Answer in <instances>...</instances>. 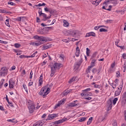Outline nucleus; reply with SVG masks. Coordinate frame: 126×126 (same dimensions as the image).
Returning <instances> with one entry per match:
<instances>
[{
  "instance_id": "f257e3e1",
  "label": "nucleus",
  "mask_w": 126,
  "mask_h": 126,
  "mask_svg": "<svg viewBox=\"0 0 126 126\" xmlns=\"http://www.w3.org/2000/svg\"><path fill=\"white\" fill-rule=\"evenodd\" d=\"M33 38L35 40H38L36 43H35V45H36V47L40 46V45H43L44 43H46V42L50 41V38L49 37H46L43 36H39L38 35H34Z\"/></svg>"
},
{
  "instance_id": "f03ea898",
  "label": "nucleus",
  "mask_w": 126,
  "mask_h": 126,
  "mask_svg": "<svg viewBox=\"0 0 126 126\" xmlns=\"http://www.w3.org/2000/svg\"><path fill=\"white\" fill-rule=\"evenodd\" d=\"M62 66H63V65L61 63H55L54 64L50 65L51 72L50 76L53 77V76L55 75V73H56L57 69H60Z\"/></svg>"
},
{
  "instance_id": "7ed1b4c3",
  "label": "nucleus",
  "mask_w": 126,
  "mask_h": 126,
  "mask_svg": "<svg viewBox=\"0 0 126 126\" xmlns=\"http://www.w3.org/2000/svg\"><path fill=\"white\" fill-rule=\"evenodd\" d=\"M50 90H51L50 88H48L47 86L43 87L41 88V90L38 93V94L40 96H43V97H45L50 93Z\"/></svg>"
},
{
  "instance_id": "20e7f679",
  "label": "nucleus",
  "mask_w": 126,
  "mask_h": 126,
  "mask_svg": "<svg viewBox=\"0 0 126 126\" xmlns=\"http://www.w3.org/2000/svg\"><path fill=\"white\" fill-rule=\"evenodd\" d=\"M28 107L30 114H32V113L34 112V110L36 109L35 107V104H34V102L31 100L28 101Z\"/></svg>"
},
{
  "instance_id": "39448f33",
  "label": "nucleus",
  "mask_w": 126,
  "mask_h": 126,
  "mask_svg": "<svg viewBox=\"0 0 126 126\" xmlns=\"http://www.w3.org/2000/svg\"><path fill=\"white\" fill-rule=\"evenodd\" d=\"M8 73V69L6 67H3L1 68L0 74L2 76H4L5 75H7Z\"/></svg>"
},
{
  "instance_id": "423d86ee",
  "label": "nucleus",
  "mask_w": 126,
  "mask_h": 126,
  "mask_svg": "<svg viewBox=\"0 0 126 126\" xmlns=\"http://www.w3.org/2000/svg\"><path fill=\"white\" fill-rule=\"evenodd\" d=\"M82 58H81L80 60L79 61V62H76L75 63L74 68V69H75V70H77V69L79 68L80 65H81V63H82Z\"/></svg>"
},
{
  "instance_id": "0eeeda50",
  "label": "nucleus",
  "mask_w": 126,
  "mask_h": 126,
  "mask_svg": "<svg viewBox=\"0 0 126 126\" xmlns=\"http://www.w3.org/2000/svg\"><path fill=\"white\" fill-rule=\"evenodd\" d=\"M66 33H68L69 35H71L72 36H75L77 33H78V31L75 30H70L68 31Z\"/></svg>"
},
{
  "instance_id": "6e6552de",
  "label": "nucleus",
  "mask_w": 126,
  "mask_h": 126,
  "mask_svg": "<svg viewBox=\"0 0 126 126\" xmlns=\"http://www.w3.org/2000/svg\"><path fill=\"white\" fill-rule=\"evenodd\" d=\"M112 107H113V102H112V99H109L107 101V111H110V110H111Z\"/></svg>"
},
{
  "instance_id": "1a4fd4ad",
  "label": "nucleus",
  "mask_w": 126,
  "mask_h": 126,
  "mask_svg": "<svg viewBox=\"0 0 126 126\" xmlns=\"http://www.w3.org/2000/svg\"><path fill=\"white\" fill-rule=\"evenodd\" d=\"M57 117H58V116L56 114H49L47 119V121H51L55 119V118H57Z\"/></svg>"
},
{
  "instance_id": "9d476101",
  "label": "nucleus",
  "mask_w": 126,
  "mask_h": 126,
  "mask_svg": "<svg viewBox=\"0 0 126 126\" xmlns=\"http://www.w3.org/2000/svg\"><path fill=\"white\" fill-rule=\"evenodd\" d=\"M64 121L65 120L63 119H62V120L55 121V122H53L51 124V126H57V125H60V124H62V123H63Z\"/></svg>"
},
{
  "instance_id": "9b49d317",
  "label": "nucleus",
  "mask_w": 126,
  "mask_h": 126,
  "mask_svg": "<svg viewBox=\"0 0 126 126\" xmlns=\"http://www.w3.org/2000/svg\"><path fill=\"white\" fill-rule=\"evenodd\" d=\"M14 84L15 83L12 81V79H10L9 81V88L11 89V88H13L14 87Z\"/></svg>"
},
{
  "instance_id": "f8f14e48",
  "label": "nucleus",
  "mask_w": 126,
  "mask_h": 126,
  "mask_svg": "<svg viewBox=\"0 0 126 126\" xmlns=\"http://www.w3.org/2000/svg\"><path fill=\"white\" fill-rule=\"evenodd\" d=\"M123 88L122 87L118 88V90L115 92V96H119L120 94H121V92H122V90Z\"/></svg>"
},
{
  "instance_id": "ddd939ff",
  "label": "nucleus",
  "mask_w": 126,
  "mask_h": 126,
  "mask_svg": "<svg viewBox=\"0 0 126 126\" xmlns=\"http://www.w3.org/2000/svg\"><path fill=\"white\" fill-rule=\"evenodd\" d=\"M39 83H38V86H42V85L43 84V74H41L39 78Z\"/></svg>"
},
{
  "instance_id": "4468645a",
  "label": "nucleus",
  "mask_w": 126,
  "mask_h": 126,
  "mask_svg": "<svg viewBox=\"0 0 126 126\" xmlns=\"http://www.w3.org/2000/svg\"><path fill=\"white\" fill-rule=\"evenodd\" d=\"M92 36V37H95V34L94 32H90L89 33H87L85 36L86 37H90V36Z\"/></svg>"
},
{
  "instance_id": "2eb2a0df",
  "label": "nucleus",
  "mask_w": 126,
  "mask_h": 126,
  "mask_svg": "<svg viewBox=\"0 0 126 126\" xmlns=\"http://www.w3.org/2000/svg\"><path fill=\"white\" fill-rule=\"evenodd\" d=\"M52 47V44H48L46 45H44L42 47L43 50H47V49H49V48H51Z\"/></svg>"
},
{
  "instance_id": "dca6fc26",
  "label": "nucleus",
  "mask_w": 126,
  "mask_h": 126,
  "mask_svg": "<svg viewBox=\"0 0 126 126\" xmlns=\"http://www.w3.org/2000/svg\"><path fill=\"white\" fill-rule=\"evenodd\" d=\"M41 15H42V16L43 17V20H44V21H46V20H47V19H50V18H51V16L49 17H47V15H46V14H45L44 13Z\"/></svg>"
},
{
  "instance_id": "f3484780",
  "label": "nucleus",
  "mask_w": 126,
  "mask_h": 126,
  "mask_svg": "<svg viewBox=\"0 0 126 126\" xmlns=\"http://www.w3.org/2000/svg\"><path fill=\"white\" fill-rule=\"evenodd\" d=\"M43 125H44V124H43V123H42V122L41 121H38L36 123H35L33 126H43Z\"/></svg>"
},
{
  "instance_id": "a211bd4d",
  "label": "nucleus",
  "mask_w": 126,
  "mask_h": 126,
  "mask_svg": "<svg viewBox=\"0 0 126 126\" xmlns=\"http://www.w3.org/2000/svg\"><path fill=\"white\" fill-rule=\"evenodd\" d=\"M75 101H74V102H71L70 103L68 104V107H77V104H75Z\"/></svg>"
},
{
  "instance_id": "6ab92c4d",
  "label": "nucleus",
  "mask_w": 126,
  "mask_h": 126,
  "mask_svg": "<svg viewBox=\"0 0 126 126\" xmlns=\"http://www.w3.org/2000/svg\"><path fill=\"white\" fill-rule=\"evenodd\" d=\"M63 26L64 27H68V25H69V24H68V22H67V21H66V20H63Z\"/></svg>"
},
{
  "instance_id": "aec40b11",
  "label": "nucleus",
  "mask_w": 126,
  "mask_h": 126,
  "mask_svg": "<svg viewBox=\"0 0 126 126\" xmlns=\"http://www.w3.org/2000/svg\"><path fill=\"white\" fill-rule=\"evenodd\" d=\"M90 1L91 3H92V4H94L96 6H97V5H99V4L97 3L96 0L95 1H94L93 0H91Z\"/></svg>"
},
{
  "instance_id": "412c9836",
  "label": "nucleus",
  "mask_w": 126,
  "mask_h": 126,
  "mask_svg": "<svg viewBox=\"0 0 126 126\" xmlns=\"http://www.w3.org/2000/svg\"><path fill=\"white\" fill-rule=\"evenodd\" d=\"M95 63H96V60H93L90 66H92V67L95 66Z\"/></svg>"
},
{
  "instance_id": "4be33fe9",
  "label": "nucleus",
  "mask_w": 126,
  "mask_h": 126,
  "mask_svg": "<svg viewBox=\"0 0 126 126\" xmlns=\"http://www.w3.org/2000/svg\"><path fill=\"white\" fill-rule=\"evenodd\" d=\"M71 91H72L71 89H70L69 90H65L63 93L64 96H65V95L68 94V93H70Z\"/></svg>"
},
{
  "instance_id": "5701e85b",
  "label": "nucleus",
  "mask_w": 126,
  "mask_h": 126,
  "mask_svg": "<svg viewBox=\"0 0 126 126\" xmlns=\"http://www.w3.org/2000/svg\"><path fill=\"white\" fill-rule=\"evenodd\" d=\"M92 67H92V66H88L87 69L86 70L87 73H89V72L91 71V68H92Z\"/></svg>"
},
{
  "instance_id": "b1692460",
  "label": "nucleus",
  "mask_w": 126,
  "mask_h": 126,
  "mask_svg": "<svg viewBox=\"0 0 126 126\" xmlns=\"http://www.w3.org/2000/svg\"><path fill=\"white\" fill-rule=\"evenodd\" d=\"M92 121H93V117H91L89 119V121L87 122V125H90L91 123H92Z\"/></svg>"
},
{
  "instance_id": "393cba45",
  "label": "nucleus",
  "mask_w": 126,
  "mask_h": 126,
  "mask_svg": "<svg viewBox=\"0 0 126 126\" xmlns=\"http://www.w3.org/2000/svg\"><path fill=\"white\" fill-rule=\"evenodd\" d=\"M81 96H83L84 97L88 96V93L83 92L81 94Z\"/></svg>"
},
{
  "instance_id": "a878e982",
  "label": "nucleus",
  "mask_w": 126,
  "mask_h": 126,
  "mask_svg": "<svg viewBox=\"0 0 126 126\" xmlns=\"http://www.w3.org/2000/svg\"><path fill=\"white\" fill-rule=\"evenodd\" d=\"M5 24L6 26H8V27H10V25H9V20L8 19L6 20Z\"/></svg>"
},
{
  "instance_id": "bb28decb",
  "label": "nucleus",
  "mask_w": 126,
  "mask_h": 126,
  "mask_svg": "<svg viewBox=\"0 0 126 126\" xmlns=\"http://www.w3.org/2000/svg\"><path fill=\"white\" fill-rule=\"evenodd\" d=\"M4 82V79H2L0 80V88H1L2 87V85H3V83Z\"/></svg>"
},
{
  "instance_id": "cd10ccee",
  "label": "nucleus",
  "mask_w": 126,
  "mask_h": 126,
  "mask_svg": "<svg viewBox=\"0 0 126 126\" xmlns=\"http://www.w3.org/2000/svg\"><path fill=\"white\" fill-rule=\"evenodd\" d=\"M78 121L80 122H84V121H86V118L82 117V118L80 119Z\"/></svg>"
},
{
  "instance_id": "c85d7f7f",
  "label": "nucleus",
  "mask_w": 126,
  "mask_h": 126,
  "mask_svg": "<svg viewBox=\"0 0 126 126\" xmlns=\"http://www.w3.org/2000/svg\"><path fill=\"white\" fill-rule=\"evenodd\" d=\"M118 99L117 97L115 98L113 100V105H116V103H117V101H118Z\"/></svg>"
},
{
  "instance_id": "c756f323",
  "label": "nucleus",
  "mask_w": 126,
  "mask_h": 126,
  "mask_svg": "<svg viewBox=\"0 0 126 126\" xmlns=\"http://www.w3.org/2000/svg\"><path fill=\"white\" fill-rule=\"evenodd\" d=\"M86 50H87L86 51L87 56L89 57V54H90V49H89V48H87Z\"/></svg>"
},
{
  "instance_id": "7c9ffc66",
  "label": "nucleus",
  "mask_w": 126,
  "mask_h": 126,
  "mask_svg": "<svg viewBox=\"0 0 126 126\" xmlns=\"http://www.w3.org/2000/svg\"><path fill=\"white\" fill-rule=\"evenodd\" d=\"M21 46V45H20V44L18 43H15L14 44V47H15V48H19Z\"/></svg>"
},
{
  "instance_id": "2f4dec72",
  "label": "nucleus",
  "mask_w": 126,
  "mask_h": 126,
  "mask_svg": "<svg viewBox=\"0 0 126 126\" xmlns=\"http://www.w3.org/2000/svg\"><path fill=\"white\" fill-rule=\"evenodd\" d=\"M73 81H75V77H73L72 78H71L69 81V83H71V82H73Z\"/></svg>"
},
{
  "instance_id": "473e14b6",
  "label": "nucleus",
  "mask_w": 126,
  "mask_h": 126,
  "mask_svg": "<svg viewBox=\"0 0 126 126\" xmlns=\"http://www.w3.org/2000/svg\"><path fill=\"white\" fill-rule=\"evenodd\" d=\"M112 126H118V123L116 120L114 121L113 123H112Z\"/></svg>"
},
{
  "instance_id": "72a5a7b5",
  "label": "nucleus",
  "mask_w": 126,
  "mask_h": 126,
  "mask_svg": "<svg viewBox=\"0 0 126 126\" xmlns=\"http://www.w3.org/2000/svg\"><path fill=\"white\" fill-rule=\"evenodd\" d=\"M107 31H108L107 30L103 28L100 29L99 30V32H107Z\"/></svg>"
},
{
  "instance_id": "f704fd0d",
  "label": "nucleus",
  "mask_w": 126,
  "mask_h": 126,
  "mask_svg": "<svg viewBox=\"0 0 126 126\" xmlns=\"http://www.w3.org/2000/svg\"><path fill=\"white\" fill-rule=\"evenodd\" d=\"M91 90V89L90 88H88V89H86L84 90H83V92H89Z\"/></svg>"
},
{
  "instance_id": "c9c22d12",
  "label": "nucleus",
  "mask_w": 126,
  "mask_h": 126,
  "mask_svg": "<svg viewBox=\"0 0 126 126\" xmlns=\"http://www.w3.org/2000/svg\"><path fill=\"white\" fill-rule=\"evenodd\" d=\"M23 87H24L25 91L27 92V93H28V89H27L26 85H23Z\"/></svg>"
},
{
  "instance_id": "e433bc0d",
  "label": "nucleus",
  "mask_w": 126,
  "mask_h": 126,
  "mask_svg": "<svg viewBox=\"0 0 126 126\" xmlns=\"http://www.w3.org/2000/svg\"><path fill=\"white\" fill-rule=\"evenodd\" d=\"M123 66V68H124V72H125L126 69V62H125Z\"/></svg>"
},
{
  "instance_id": "4c0bfd02",
  "label": "nucleus",
  "mask_w": 126,
  "mask_h": 126,
  "mask_svg": "<svg viewBox=\"0 0 126 126\" xmlns=\"http://www.w3.org/2000/svg\"><path fill=\"white\" fill-rule=\"evenodd\" d=\"M38 52L37 51H35L33 54H32L31 56V58H34V57H35L36 54H37Z\"/></svg>"
},
{
  "instance_id": "58836bf2",
  "label": "nucleus",
  "mask_w": 126,
  "mask_h": 126,
  "mask_svg": "<svg viewBox=\"0 0 126 126\" xmlns=\"http://www.w3.org/2000/svg\"><path fill=\"white\" fill-rule=\"evenodd\" d=\"M109 2H110V0H105L103 4H105V5H107V4H109Z\"/></svg>"
},
{
  "instance_id": "ea45409f",
  "label": "nucleus",
  "mask_w": 126,
  "mask_h": 126,
  "mask_svg": "<svg viewBox=\"0 0 126 126\" xmlns=\"http://www.w3.org/2000/svg\"><path fill=\"white\" fill-rule=\"evenodd\" d=\"M80 53V52H79V51H76V52L75 53L76 57H79Z\"/></svg>"
},
{
  "instance_id": "a19ab883",
  "label": "nucleus",
  "mask_w": 126,
  "mask_h": 126,
  "mask_svg": "<svg viewBox=\"0 0 126 126\" xmlns=\"http://www.w3.org/2000/svg\"><path fill=\"white\" fill-rule=\"evenodd\" d=\"M97 56V52H94L92 56V58L94 59V58H95V57Z\"/></svg>"
},
{
  "instance_id": "79ce46f5",
  "label": "nucleus",
  "mask_w": 126,
  "mask_h": 126,
  "mask_svg": "<svg viewBox=\"0 0 126 126\" xmlns=\"http://www.w3.org/2000/svg\"><path fill=\"white\" fill-rule=\"evenodd\" d=\"M44 10H45V11H48L49 12H51V9H48L47 7L44 8Z\"/></svg>"
},
{
  "instance_id": "37998d69",
  "label": "nucleus",
  "mask_w": 126,
  "mask_h": 126,
  "mask_svg": "<svg viewBox=\"0 0 126 126\" xmlns=\"http://www.w3.org/2000/svg\"><path fill=\"white\" fill-rule=\"evenodd\" d=\"M92 71L93 73L95 74V73H96V72H97V70L96 69V68H94L92 69Z\"/></svg>"
},
{
  "instance_id": "c03bdc74",
  "label": "nucleus",
  "mask_w": 126,
  "mask_h": 126,
  "mask_svg": "<svg viewBox=\"0 0 126 126\" xmlns=\"http://www.w3.org/2000/svg\"><path fill=\"white\" fill-rule=\"evenodd\" d=\"M64 101H65V100H64V99H63L62 100H61L60 101H59V103L60 104V105H62V104L63 103V102H64Z\"/></svg>"
},
{
  "instance_id": "a18cd8bd",
  "label": "nucleus",
  "mask_w": 126,
  "mask_h": 126,
  "mask_svg": "<svg viewBox=\"0 0 126 126\" xmlns=\"http://www.w3.org/2000/svg\"><path fill=\"white\" fill-rule=\"evenodd\" d=\"M0 13H6V11L2 9H0Z\"/></svg>"
},
{
  "instance_id": "49530a36",
  "label": "nucleus",
  "mask_w": 126,
  "mask_h": 126,
  "mask_svg": "<svg viewBox=\"0 0 126 126\" xmlns=\"http://www.w3.org/2000/svg\"><path fill=\"white\" fill-rule=\"evenodd\" d=\"M5 99L7 103H8V104H10V102H9V100L8 99V97H7V95H6Z\"/></svg>"
},
{
  "instance_id": "de8ad7c7",
  "label": "nucleus",
  "mask_w": 126,
  "mask_h": 126,
  "mask_svg": "<svg viewBox=\"0 0 126 126\" xmlns=\"http://www.w3.org/2000/svg\"><path fill=\"white\" fill-rule=\"evenodd\" d=\"M84 99H85L86 100H88V101H90V100H91V99H92V97H84Z\"/></svg>"
},
{
  "instance_id": "09e8293b",
  "label": "nucleus",
  "mask_w": 126,
  "mask_h": 126,
  "mask_svg": "<svg viewBox=\"0 0 126 126\" xmlns=\"http://www.w3.org/2000/svg\"><path fill=\"white\" fill-rule=\"evenodd\" d=\"M122 98H123V99L126 98V92L124 93V94L122 95Z\"/></svg>"
},
{
  "instance_id": "8fccbe9b",
  "label": "nucleus",
  "mask_w": 126,
  "mask_h": 126,
  "mask_svg": "<svg viewBox=\"0 0 126 126\" xmlns=\"http://www.w3.org/2000/svg\"><path fill=\"white\" fill-rule=\"evenodd\" d=\"M112 88H113V89H115V88H116V87H117V85L116 84H112Z\"/></svg>"
},
{
  "instance_id": "3c124183",
  "label": "nucleus",
  "mask_w": 126,
  "mask_h": 126,
  "mask_svg": "<svg viewBox=\"0 0 126 126\" xmlns=\"http://www.w3.org/2000/svg\"><path fill=\"white\" fill-rule=\"evenodd\" d=\"M33 75V72H32V71H31V73H30V79H32V76Z\"/></svg>"
},
{
  "instance_id": "603ef678",
  "label": "nucleus",
  "mask_w": 126,
  "mask_h": 126,
  "mask_svg": "<svg viewBox=\"0 0 126 126\" xmlns=\"http://www.w3.org/2000/svg\"><path fill=\"white\" fill-rule=\"evenodd\" d=\"M43 13L42 12V10H38V14H39V16H41Z\"/></svg>"
},
{
  "instance_id": "864d4df0",
  "label": "nucleus",
  "mask_w": 126,
  "mask_h": 126,
  "mask_svg": "<svg viewBox=\"0 0 126 126\" xmlns=\"http://www.w3.org/2000/svg\"><path fill=\"white\" fill-rule=\"evenodd\" d=\"M116 77H120V72L119 71H117L116 72Z\"/></svg>"
},
{
  "instance_id": "5fc2aeb1",
  "label": "nucleus",
  "mask_w": 126,
  "mask_h": 126,
  "mask_svg": "<svg viewBox=\"0 0 126 126\" xmlns=\"http://www.w3.org/2000/svg\"><path fill=\"white\" fill-rule=\"evenodd\" d=\"M111 9H112V5H109V8L107 9L106 10H108V11H111Z\"/></svg>"
},
{
  "instance_id": "6e6d98bb",
  "label": "nucleus",
  "mask_w": 126,
  "mask_h": 126,
  "mask_svg": "<svg viewBox=\"0 0 126 126\" xmlns=\"http://www.w3.org/2000/svg\"><path fill=\"white\" fill-rule=\"evenodd\" d=\"M102 70V67H99L98 69V72L97 73H99V72Z\"/></svg>"
},
{
  "instance_id": "4d7b16f0",
  "label": "nucleus",
  "mask_w": 126,
  "mask_h": 126,
  "mask_svg": "<svg viewBox=\"0 0 126 126\" xmlns=\"http://www.w3.org/2000/svg\"><path fill=\"white\" fill-rule=\"evenodd\" d=\"M123 58L124 60H126V54H123Z\"/></svg>"
},
{
  "instance_id": "13d9d810",
  "label": "nucleus",
  "mask_w": 126,
  "mask_h": 126,
  "mask_svg": "<svg viewBox=\"0 0 126 126\" xmlns=\"http://www.w3.org/2000/svg\"><path fill=\"white\" fill-rule=\"evenodd\" d=\"M99 28H100L99 26H96L94 28V30H98V29H99Z\"/></svg>"
},
{
  "instance_id": "bf43d9fd",
  "label": "nucleus",
  "mask_w": 126,
  "mask_h": 126,
  "mask_svg": "<svg viewBox=\"0 0 126 126\" xmlns=\"http://www.w3.org/2000/svg\"><path fill=\"white\" fill-rule=\"evenodd\" d=\"M94 88H99V87H100V86L99 85H94Z\"/></svg>"
},
{
  "instance_id": "052dcab7",
  "label": "nucleus",
  "mask_w": 126,
  "mask_h": 126,
  "mask_svg": "<svg viewBox=\"0 0 126 126\" xmlns=\"http://www.w3.org/2000/svg\"><path fill=\"white\" fill-rule=\"evenodd\" d=\"M8 4H10V5H14V3H13V2H8Z\"/></svg>"
},
{
  "instance_id": "680f3d73",
  "label": "nucleus",
  "mask_w": 126,
  "mask_h": 126,
  "mask_svg": "<svg viewBox=\"0 0 126 126\" xmlns=\"http://www.w3.org/2000/svg\"><path fill=\"white\" fill-rule=\"evenodd\" d=\"M61 106V104L60 103H58L56 106H55V109H57L58 107H60Z\"/></svg>"
},
{
  "instance_id": "e2e57ef3",
  "label": "nucleus",
  "mask_w": 126,
  "mask_h": 126,
  "mask_svg": "<svg viewBox=\"0 0 126 126\" xmlns=\"http://www.w3.org/2000/svg\"><path fill=\"white\" fill-rule=\"evenodd\" d=\"M76 52H80V50H79V47H77L76 48Z\"/></svg>"
},
{
  "instance_id": "0e129e2a",
  "label": "nucleus",
  "mask_w": 126,
  "mask_h": 126,
  "mask_svg": "<svg viewBox=\"0 0 126 126\" xmlns=\"http://www.w3.org/2000/svg\"><path fill=\"white\" fill-rule=\"evenodd\" d=\"M60 59H61V60H63V55H60Z\"/></svg>"
},
{
  "instance_id": "69168bd1",
  "label": "nucleus",
  "mask_w": 126,
  "mask_h": 126,
  "mask_svg": "<svg viewBox=\"0 0 126 126\" xmlns=\"http://www.w3.org/2000/svg\"><path fill=\"white\" fill-rule=\"evenodd\" d=\"M125 120L126 121V111H124Z\"/></svg>"
},
{
  "instance_id": "338daca9",
  "label": "nucleus",
  "mask_w": 126,
  "mask_h": 126,
  "mask_svg": "<svg viewBox=\"0 0 126 126\" xmlns=\"http://www.w3.org/2000/svg\"><path fill=\"white\" fill-rule=\"evenodd\" d=\"M36 22H40V18L39 17H36Z\"/></svg>"
},
{
  "instance_id": "774afa93",
  "label": "nucleus",
  "mask_w": 126,
  "mask_h": 126,
  "mask_svg": "<svg viewBox=\"0 0 126 126\" xmlns=\"http://www.w3.org/2000/svg\"><path fill=\"white\" fill-rule=\"evenodd\" d=\"M32 85H33V82H30L29 83V86H32Z\"/></svg>"
}]
</instances>
